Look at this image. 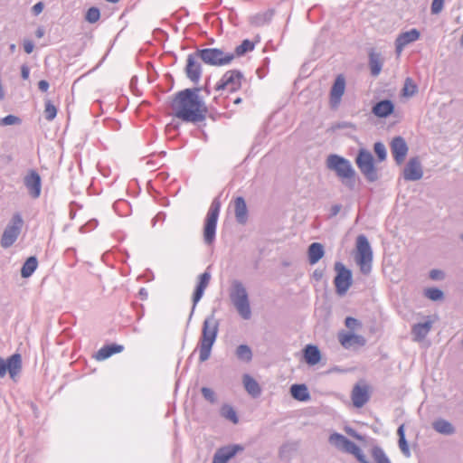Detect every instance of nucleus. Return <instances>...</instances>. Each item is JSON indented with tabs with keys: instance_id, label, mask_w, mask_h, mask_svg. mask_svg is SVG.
Returning a JSON list of instances; mask_svg holds the SVG:
<instances>
[{
	"instance_id": "obj_1",
	"label": "nucleus",
	"mask_w": 463,
	"mask_h": 463,
	"mask_svg": "<svg viewBox=\"0 0 463 463\" xmlns=\"http://www.w3.org/2000/svg\"><path fill=\"white\" fill-rule=\"evenodd\" d=\"M199 91V88L184 89L175 95L171 109L175 118L192 123L205 119L206 108Z\"/></svg>"
},
{
	"instance_id": "obj_2",
	"label": "nucleus",
	"mask_w": 463,
	"mask_h": 463,
	"mask_svg": "<svg viewBox=\"0 0 463 463\" xmlns=\"http://www.w3.org/2000/svg\"><path fill=\"white\" fill-rule=\"evenodd\" d=\"M219 321L214 315L207 317L202 327V335L199 339V361L203 363L207 361L212 353V348L216 341L219 331Z\"/></svg>"
},
{
	"instance_id": "obj_3",
	"label": "nucleus",
	"mask_w": 463,
	"mask_h": 463,
	"mask_svg": "<svg viewBox=\"0 0 463 463\" xmlns=\"http://www.w3.org/2000/svg\"><path fill=\"white\" fill-rule=\"evenodd\" d=\"M326 167L334 171L349 190L355 188V171L348 159L336 154H331L326 158Z\"/></svg>"
},
{
	"instance_id": "obj_4",
	"label": "nucleus",
	"mask_w": 463,
	"mask_h": 463,
	"mask_svg": "<svg viewBox=\"0 0 463 463\" xmlns=\"http://www.w3.org/2000/svg\"><path fill=\"white\" fill-rule=\"evenodd\" d=\"M230 299L241 318L249 320L251 317L249 295L246 288L240 280H233L230 289Z\"/></svg>"
},
{
	"instance_id": "obj_5",
	"label": "nucleus",
	"mask_w": 463,
	"mask_h": 463,
	"mask_svg": "<svg viewBox=\"0 0 463 463\" xmlns=\"http://www.w3.org/2000/svg\"><path fill=\"white\" fill-rule=\"evenodd\" d=\"M196 55L203 63L216 67L228 65L235 58V54L225 52L219 48L197 49Z\"/></svg>"
},
{
	"instance_id": "obj_6",
	"label": "nucleus",
	"mask_w": 463,
	"mask_h": 463,
	"mask_svg": "<svg viewBox=\"0 0 463 463\" xmlns=\"http://www.w3.org/2000/svg\"><path fill=\"white\" fill-rule=\"evenodd\" d=\"M220 210L221 203L218 198H215L212 202L204 220L203 241L207 245H212L215 241Z\"/></svg>"
},
{
	"instance_id": "obj_7",
	"label": "nucleus",
	"mask_w": 463,
	"mask_h": 463,
	"mask_svg": "<svg viewBox=\"0 0 463 463\" xmlns=\"http://www.w3.org/2000/svg\"><path fill=\"white\" fill-rule=\"evenodd\" d=\"M356 262L363 274H368L372 269L373 250L365 235L360 234L356 238Z\"/></svg>"
},
{
	"instance_id": "obj_8",
	"label": "nucleus",
	"mask_w": 463,
	"mask_h": 463,
	"mask_svg": "<svg viewBox=\"0 0 463 463\" xmlns=\"http://www.w3.org/2000/svg\"><path fill=\"white\" fill-rule=\"evenodd\" d=\"M355 162L359 170L368 182L373 183L378 180V172L375 168L373 156L371 152L365 149H360Z\"/></svg>"
},
{
	"instance_id": "obj_9",
	"label": "nucleus",
	"mask_w": 463,
	"mask_h": 463,
	"mask_svg": "<svg viewBox=\"0 0 463 463\" xmlns=\"http://www.w3.org/2000/svg\"><path fill=\"white\" fill-rule=\"evenodd\" d=\"M24 225V220L19 213H14L6 225L1 238V246L4 249L11 247L19 237Z\"/></svg>"
},
{
	"instance_id": "obj_10",
	"label": "nucleus",
	"mask_w": 463,
	"mask_h": 463,
	"mask_svg": "<svg viewBox=\"0 0 463 463\" xmlns=\"http://www.w3.org/2000/svg\"><path fill=\"white\" fill-rule=\"evenodd\" d=\"M335 270L336 271V276L334 283L337 294L342 296L346 293L352 285V272L340 261L335 263Z\"/></svg>"
},
{
	"instance_id": "obj_11",
	"label": "nucleus",
	"mask_w": 463,
	"mask_h": 463,
	"mask_svg": "<svg viewBox=\"0 0 463 463\" xmlns=\"http://www.w3.org/2000/svg\"><path fill=\"white\" fill-rule=\"evenodd\" d=\"M243 74L241 71L231 70L226 71L215 86L216 90H228L231 92L238 90L241 86Z\"/></svg>"
},
{
	"instance_id": "obj_12",
	"label": "nucleus",
	"mask_w": 463,
	"mask_h": 463,
	"mask_svg": "<svg viewBox=\"0 0 463 463\" xmlns=\"http://www.w3.org/2000/svg\"><path fill=\"white\" fill-rule=\"evenodd\" d=\"M22 369V358L19 354H14L6 360L0 357V378H3L6 373L12 379L20 373Z\"/></svg>"
},
{
	"instance_id": "obj_13",
	"label": "nucleus",
	"mask_w": 463,
	"mask_h": 463,
	"mask_svg": "<svg viewBox=\"0 0 463 463\" xmlns=\"http://www.w3.org/2000/svg\"><path fill=\"white\" fill-rule=\"evenodd\" d=\"M200 59L196 55V51L193 53L188 54L185 66L186 77L194 83L199 82L202 76V66L197 61Z\"/></svg>"
},
{
	"instance_id": "obj_14",
	"label": "nucleus",
	"mask_w": 463,
	"mask_h": 463,
	"mask_svg": "<svg viewBox=\"0 0 463 463\" xmlns=\"http://www.w3.org/2000/svg\"><path fill=\"white\" fill-rule=\"evenodd\" d=\"M244 449L241 445L232 444L219 448L213 458V463H227L238 452L242 451Z\"/></svg>"
},
{
	"instance_id": "obj_15",
	"label": "nucleus",
	"mask_w": 463,
	"mask_h": 463,
	"mask_svg": "<svg viewBox=\"0 0 463 463\" xmlns=\"http://www.w3.org/2000/svg\"><path fill=\"white\" fill-rule=\"evenodd\" d=\"M28 194L34 199L41 195L42 179L35 170H30L24 179Z\"/></svg>"
},
{
	"instance_id": "obj_16",
	"label": "nucleus",
	"mask_w": 463,
	"mask_h": 463,
	"mask_svg": "<svg viewBox=\"0 0 463 463\" xmlns=\"http://www.w3.org/2000/svg\"><path fill=\"white\" fill-rule=\"evenodd\" d=\"M345 90V80L343 75H338L330 90V107L337 109L341 103Z\"/></svg>"
},
{
	"instance_id": "obj_17",
	"label": "nucleus",
	"mask_w": 463,
	"mask_h": 463,
	"mask_svg": "<svg viewBox=\"0 0 463 463\" xmlns=\"http://www.w3.org/2000/svg\"><path fill=\"white\" fill-rule=\"evenodd\" d=\"M420 36V31L415 28L400 33L395 40L396 53L400 55L408 44L419 40Z\"/></svg>"
},
{
	"instance_id": "obj_18",
	"label": "nucleus",
	"mask_w": 463,
	"mask_h": 463,
	"mask_svg": "<svg viewBox=\"0 0 463 463\" xmlns=\"http://www.w3.org/2000/svg\"><path fill=\"white\" fill-rule=\"evenodd\" d=\"M423 171L418 157L409 160L403 169V177L407 181H418L422 178Z\"/></svg>"
},
{
	"instance_id": "obj_19",
	"label": "nucleus",
	"mask_w": 463,
	"mask_h": 463,
	"mask_svg": "<svg viewBox=\"0 0 463 463\" xmlns=\"http://www.w3.org/2000/svg\"><path fill=\"white\" fill-rule=\"evenodd\" d=\"M408 146L404 138L402 137H395L391 142V151L395 162L400 165L402 164L408 153Z\"/></svg>"
},
{
	"instance_id": "obj_20",
	"label": "nucleus",
	"mask_w": 463,
	"mask_h": 463,
	"mask_svg": "<svg viewBox=\"0 0 463 463\" xmlns=\"http://www.w3.org/2000/svg\"><path fill=\"white\" fill-rule=\"evenodd\" d=\"M394 111V103L391 99H383L372 107V113L379 118H385Z\"/></svg>"
},
{
	"instance_id": "obj_21",
	"label": "nucleus",
	"mask_w": 463,
	"mask_h": 463,
	"mask_svg": "<svg viewBox=\"0 0 463 463\" xmlns=\"http://www.w3.org/2000/svg\"><path fill=\"white\" fill-rule=\"evenodd\" d=\"M329 442L334 445L337 449L349 453L354 446V442L347 439L343 434L335 432L330 435Z\"/></svg>"
},
{
	"instance_id": "obj_22",
	"label": "nucleus",
	"mask_w": 463,
	"mask_h": 463,
	"mask_svg": "<svg viewBox=\"0 0 463 463\" xmlns=\"http://www.w3.org/2000/svg\"><path fill=\"white\" fill-rule=\"evenodd\" d=\"M366 386L355 385L352 391V402L354 407L361 408L369 401Z\"/></svg>"
},
{
	"instance_id": "obj_23",
	"label": "nucleus",
	"mask_w": 463,
	"mask_h": 463,
	"mask_svg": "<svg viewBox=\"0 0 463 463\" xmlns=\"http://www.w3.org/2000/svg\"><path fill=\"white\" fill-rule=\"evenodd\" d=\"M338 340L340 344L346 349L354 345H364L365 344V339L364 336L353 333H340L338 335Z\"/></svg>"
},
{
	"instance_id": "obj_24",
	"label": "nucleus",
	"mask_w": 463,
	"mask_h": 463,
	"mask_svg": "<svg viewBox=\"0 0 463 463\" xmlns=\"http://www.w3.org/2000/svg\"><path fill=\"white\" fill-rule=\"evenodd\" d=\"M234 213H235L236 221L239 223L244 224L247 222L248 209H247L246 202L243 197L238 196L234 200Z\"/></svg>"
},
{
	"instance_id": "obj_25",
	"label": "nucleus",
	"mask_w": 463,
	"mask_h": 463,
	"mask_svg": "<svg viewBox=\"0 0 463 463\" xmlns=\"http://www.w3.org/2000/svg\"><path fill=\"white\" fill-rule=\"evenodd\" d=\"M304 359L309 365H315L321 360V353L317 345H307L303 350Z\"/></svg>"
},
{
	"instance_id": "obj_26",
	"label": "nucleus",
	"mask_w": 463,
	"mask_h": 463,
	"mask_svg": "<svg viewBox=\"0 0 463 463\" xmlns=\"http://www.w3.org/2000/svg\"><path fill=\"white\" fill-rule=\"evenodd\" d=\"M432 327V321L427 320L423 323H417L413 325L411 328V333L414 336L415 341L423 340Z\"/></svg>"
},
{
	"instance_id": "obj_27",
	"label": "nucleus",
	"mask_w": 463,
	"mask_h": 463,
	"mask_svg": "<svg viewBox=\"0 0 463 463\" xmlns=\"http://www.w3.org/2000/svg\"><path fill=\"white\" fill-rule=\"evenodd\" d=\"M324 247L319 242H313L308 246V261L311 265L317 263L324 256Z\"/></svg>"
},
{
	"instance_id": "obj_28",
	"label": "nucleus",
	"mask_w": 463,
	"mask_h": 463,
	"mask_svg": "<svg viewBox=\"0 0 463 463\" xmlns=\"http://www.w3.org/2000/svg\"><path fill=\"white\" fill-rule=\"evenodd\" d=\"M432 428L435 431L443 435H452L456 431L455 427L449 420L442 418L434 420Z\"/></svg>"
},
{
	"instance_id": "obj_29",
	"label": "nucleus",
	"mask_w": 463,
	"mask_h": 463,
	"mask_svg": "<svg viewBox=\"0 0 463 463\" xmlns=\"http://www.w3.org/2000/svg\"><path fill=\"white\" fill-rule=\"evenodd\" d=\"M245 390L252 397L257 398L261 394V389L258 382L249 374H244L242 377Z\"/></svg>"
},
{
	"instance_id": "obj_30",
	"label": "nucleus",
	"mask_w": 463,
	"mask_h": 463,
	"mask_svg": "<svg viewBox=\"0 0 463 463\" xmlns=\"http://www.w3.org/2000/svg\"><path fill=\"white\" fill-rule=\"evenodd\" d=\"M123 349H124L123 345H117V344L107 345H104L103 347H101L98 351V353L96 354V358L98 360H105V359L110 357L114 354L122 352Z\"/></svg>"
},
{
	"instance_id": "obj_31",
	"label": "nucleus",
	"mask_w": 463,
	"mask_h": 463,
	"mask_svg": "<svg viewBox=\"0 0 463 463\" xmlns=\"http://www.w3.org/2000/svg\"><path fill=\"white\" fill-rule=\"evenodd\" d=\"M291 396L299 402H307L310 399L307 387L305 384H293L290 387Z\"/></svg>"
},
{
	"instance_id": "obj_32",
	"label": "nucleus",
	"mask_w": 463,
	"mask_h": 463,
	"mask_svg": "<svg viewBox=\"0 0 463 463\" xmlns=\"http://www.w3.org/2000/svg\"><path fill=\"white\" fill-rule=\"evenodd\" d=\"M273 14H274V13L272 10H268L263 13H259V14L252 15L250 18V22L254 26H257V27L263 26L271 21Z\"/></svg>"
},
{
	"instance_id": "obj_33",
	"label": "nucleus",
	"mask_w": 463,
	"mask_h": 463,
	"mask_svg": "<svg viewBox=\"0 0 463 463\" xmlns=\"http://www.w3.org/2000/svg\"><path fill=\"white\" fill-rule=\"evenodd\" d=\"M37 266L38 260L36 257H29L23 264V267L21 269V276L24 279L31 277L37 269Z\"/></svg>"
},
{
	"instance_id": "obj_34",
	"label": "nucleus",
	"mask_w": 463,
	"mask_h": 463,
	"mask_svg": "<svg viewBox=\"0 0 463 463\" xmlns=\"http://www.w3.org/2000/svg\"><path fill=\"white\" fill-rule=\"evenodd\" d=\"M235 355L238 360L243 363H250L252 360V351L248 345H240L235 350Z\"/></svg>"
},
{
	"instance_id": "obj_35",
	"label": "nucleus",
	"mask_w": 463,
	"mask_h": 463,
	"mask_svg": "<svg viewBox=\"0 0 463 463\" xmlns=\"http://www.w3.org/2000/svg\"><path fill=\"white\" fill-rule=\"evenodd\" d=\"M369 66L371 70V74L373 76H377L381 72L382 70V61L378 54L376 53H370L369 55Z\"/></svg>"
},
{
	"instance_id": "obj_36",
	"label": "nucleus",
	"mask_w": 463,
	"mask_h": 463,
	"mask_svg": "<svg viewBox=\"0 0 463 463\" xmlns=\"http://www.w3.org/2000/svg\"><path fill=\"white\" fill-rule=\"evenodd\" d=\"M220 414L222 417L231 420L234 424L238 423L239 421V418L235 410L229 404H223L222 406Z\"/></svg>"
},
{
	"instance_id": "obj_37",
	"label": "nucleus",
	"mask_w": 463,
	"mask_h": 463,
	"mask_svg": "<svg viewBox=\"0 0 463 463\" xmlns=\"http://www.w3.org/2000/svg\"><path fill=\"white\" fill-rule=\"evenodd\" d=\"M371 453L375 463H392L384 450L379 446H373Z\"/></svg>"
},
{
	"instance_id": "obj_38",
	"label": "nucleus",
	"mask_w": 463,
	"mask_h": 463,
	"mask_svg": "<svg viewBox=\"0 0 463 463\" xmlns=\"http://www.w3.org/2000/svg\"><path fill=\"white\" fill-rule=\"evenodd\" d=\"M254 47L255 45L251 41L245 39L240 45L235 48V51L232 54H235V57H241L246 52L253 51Z\"/></svg>"
},
{
	"instance_id": "obj_39",
	"label": "nucleus",
	"mask_w": 463,
	"mask_h": 463,
	"mask_svg": "<svg viewBox=\"0 0 463 463\" xmlns=\"http://www.w3.org/2000/svg\"><path fill=\"white\" fill-rule=\"evenodd\" d=\"M424 296L430 300L439 301L444 298L443 291L438 288H428L424 290Z\"/></svg>"
},
{
	"instance_id": "obj_40",
	"label": "nucleus",
	"mask_w": 463,
	"mask_h": 463,
	"mask_svg": "<svg viewBox=\"0 0 463 463\" xmlns=\"http://www.w3.org/2000/svg\"><path fill=\"white\" fill-rule=\"evenodd\" d=\"M57 115V109L56 107L52 104V102L51 100H46L45 101V108H44V118L46 120L48 121H52L55 118Z\"/></svg>"
},
{
	"instance_id": "obj_41",
	"label": "nucleus",
	"mask_w": 463,
	"mask_h": 463,
	"mask_svg": "<svg viewBox=\"0 0 463 463\" xmlns=\"http://www.w3.org/2000/svg\"><path fill=\"white\" fill-rule=\"evenodd\" d=\"M204 290H205L204 288L196 286V288L194 289V292L193 294V307H192V310H191L190 315H189V321L191 320V318H192V317L194 315V309H195V307H196L197 303L203 298Z\"/></svg>"
},
{
	"instance_id": "obj_42",
	"label": "nucleus",
	"mask_w": 463,
	"mask_h": 463,
	"mask_svg": "<svg viewBox=\"0 0 463 463\" xmlns=\"http://www.w3.org/2000/svg\"><path fill=\"white\" fill-rule=\"evenodd\" d=\"M99 17H100L99 9L98 7H94V6L89 8L86 13V15H85L86 21H88L90 24H94V23L98 22Z\"/></svg>"
},
{
	"instance_id": "obj_43",
	"label": "nucleus",
	"mask_w": 463,
	"mask_h": 463,
	"mask_svg": "<svg viewBox=\"0 0 463 463\" xmlns=\"http://www.w3.org/2000/svg\"><path fill=\"white\" fill-rule=\"evenodd\" d=\"M22 123V119L15 115H7L0 119V126H12V125H20Z\"/></svg>"
},
{
	"instance_id": "obj_44",
	"label": "nucleus",
	"mask_w": 463,
	"mask_h": 463,
	"mask_svg": "<svg viewBox=\"0 0 463 463\" xmlns=\"http://www.w3.org/2000/svg\"><path fill=\"white\" fill-rule=\"evenodd\" d=\"M373 149H374V153L377 156L379 161L382 162V161L385 160V158L387 156V152H386L385 146L382 142H376L374 144Z\"/></svg>"
},
{
	"instance_id": "obj_45",
	"label": "nucleus",
	"mask_w": 463,
	"mask_h": 463,
	"mask_svg": "<svg viewBox=\"0 0 463 463\" xmlns=\"http://www.w3.org/2000/svg\"><path fill=\"white\" fill-rule=\"evenodd\" d=\"M201 393H202L203 397L206 401H208L209 402L213 404V403H215L217 402L216 394L213 392V390H212L211 388H209V387H203L201 389Z\"/></svg>"
},
{
	"instance_id": "obj_46",
	"label": "nucleus",
	"mask_w": 463,
	"mask_h": 463,
	"mask_svg": "<svg viewBox=\"0 0 463 463\" xmlns=\"http://www.w3.org/2000/svg\"><path fill=\"white\" fill-rule=\"evenodd\" d=\"M349 454L354 455L356 458V459L361 463H372L369 460H367L362 449L356 444H354V446L352 448Z\"/></svg>"
},
{
	"instance_id": "obj_47",
	"label": "nucleus",
	"mask_w": 463,
	"mask_h": 463,
	"mask_svg": "<svg viewBox=\"0 0 463 463\" xmlns=\"http://www.w3.org/2000/svg\"><path fill=\"white\" fill-rule=\"evenodd\" d=\"M211 279V274L208 271H204L199 276V281L196 286L203 288H206Z\"/></svg>"
},
{
	"instance_id": "obj_48",
	"label": "nucleus",
	"mask_w": 463,
	"mask_h": 463,
	"mask_svg": "<svg viewBox=\"0 0 463 463\" xmlns=\"http://www.w3.org/2000/svg\"><path fill=\"white\" fill-rule=\"evenodd\" d=\"M445 0H432L430 11L432 14H439L444 7Z\"/></svg>"
},
{
	"instance_id": "obj_49",
	"label": "nucleus",
	"mask_w": 463,
	"mask_h": 463,
	"mask_svg": "<svg viewBox=\"0 0 463 463\" xmlns=\"http://www.w3.org/2000/svg\"><path fill=\"white\" fill-rule=\"evenodd\" d=\"M409 82H411V80L407 79L403 89L404 95L412 96L417 91V86L411 83L409 87Z\"/></svg>"
},
{
	"instance_id": "obj_50",
	"label": "nucleus",
	"mask_w": 463,
	"mask_h": 463,
	"mask_svg": "<svg viewBox=\"0 0 463 463\" xmlns=\"http://www.w3.org/2000/svg\"><path fill=\"white\" fill-rule=\"evenodd\" d=\"M345 326L349 329H355L356 326H360V322L352 317H348L345 318Z\"/></svg>"
},
{
	"instance_id": "obj_51",
	"label": "nucleus",
	"mask_w": 463,
	"mask_h": 463,
	"mask_svg": "<svg viewBox=\"0 0 463 463\" xmlns=\"http://www.w3.org/2000/svg\"><path fill=\"white\" fill-rule=\"evenodd\" d=\"M399 447L405 457L409 458L411 456L409 445L407 443L406 439L399 440Z\"/></svg>"
},
{
	"instance_id": "obj_52",
	"label": "nucleus",
	"mask_w": 463,
	"mask_h": 463,
	"mask_svg": "<svg viewBox=\"0 0 463 463\" xmlns=\"http://www.w3.org/2000/svg\"><path fill=\"white\" fill-rule=\"evenodd\" d=\"M430 278L433 280H441L444 279V273L439 269H431L430 271Z\"/></svg>"
},
{
	"instance_id": "obj_53",
	"label": "nucleus",
	"mask_w": 463,
	"mask_h": 463,
	"mask_svg": "<svg viewBox=\"0 0 463 463\" xmlns=\"http://www.w3.org/2000/svg\"><path fill=\"white\" fill-rule=\"evenodd\" d=\"M43 8H44L43 3L38 2L32 7V13L33 14V15L37 16L43 12Z\"/></svg>"
},
{
	"instance_id": "obj_54",
	"label": "nucleus",
	"mask_w": 463,
	"mask_h": 463,
	"mask_svg": "<svg viewBox=\"0 0 463 463\" xmlns=\"http://www.w3.org/2000/svg\"><path fill=\"white\" fill-rule=\"evenodd\" d=\"M33 48H34V44H33V43L32 41L24 40V52L26 53L29 54V53L33 52Z\"/></svg>"
},
{
	"instance_id": "obj_55",
	"label": "nucleus",
	"mask_w": 463,
	"mask_h": 463,
	"mask_svg": "<svg viewBox=\"0 0 463 463\" xmlns=\"http://www.w3.org/2000/svg\"><path fill=\"white\" fill-rule=\"evenodd\" d=\"M49 82L45 80H42L38 82V88L43 92H46L49 89Z\"/></svg>"
},
{
	"instance_id": "obj_56",
	"label": "nucleus",
	"mask_w": 463,
	"mask_h": 463,
	"mask_svg": "<svg viewBox=\"0 0 463 463\" xmlns=\"http://www.w3.org/2000/svg\"><path fill=\"white\" fill-rule=\"evenodd\" d=\"M30 75V69L27 65H23L21 67V76L24 80H27Z\"/></svg>"
},
{
	"instance_id": "obj_57",
	"label": "nucleus",
	"mask_w": 463,
	"mask_h": 463,
	"mask_svg": "<svg viewBox=\"0 0 463 463\" xmlns=\"http://www.w3.org/2000/svg\"><path fill=\"white\" fill-rule=\"evenodd\" d=\"M323 270L322 269H315L314 272H313V278L317 280V281H319L322 279L323 278Z\"/></svg>"
},
{
	"instance_id": "obj_58",
	"label": "nucleus",
	"mask_w": 463,
	"mask_h": 463,
	"mask_svg": "<svg viewBox=\"0 0 463 463\" xmlns=\"http://www.w3.org/2000/svg\"><path fill=\"white\" fill-rule=\"evenodd\" d=\"M120 206H128L127 202L124 200H120V201L114 203L113 208H114L115 212H118V208Z\"/></svg>"
},
{
	"instance_id": "obj_59",
	"label": "nucleus",
	"mask_w": 463,
	"mask_h": 463,
	"mask_svg": "<svg viewBox=\"0 0 463 463\" xmlns=\"http://www.w3.org/2000/svg\"><path fill=\"white\" fill-rule=\"evenodd\" d=\"M397 434L399 436V440H402V439H405V431H404V426L401 425L397 430Z\"/></svg>"
},
{
	"instance_id": "obj_60",
	"label": "nucleus",
	"mask_w": 463,
	"mask_h": 463,
	"mask_svg": "<svg viewBox=\"0 0 463 463\" xmlns=\"http://www.w3.org/2000/svg\"><path fill=\"white\" fill-rule=\"evenodd\" d=\"M44 33H45V32H44V29L43 26L38 27L37 30L35 31V36L37 38L43 37Z\"/></svg>"
},
{
	"instance_id": "obj_61",
	"label": "nucleus",
	"mask_w": 463,
	"mask_h": 463,
	"mask_svg": "<svg viewBox=\"0 0 463 463\" xmlns=\"http://www.w3.org/2000/svg\"><path fill=\"white\" fill-rule=\"evenodd\" d=\"M138 293H139V295H140L142 299H146L147 298L148 294H147V291L146 290V288H141L139 289Z\"/></svg>"
},
{
	"instance_id": "obj_62",
	"label": "nucleus",
	"mask_w": 463,
	"mask_h": 463,
	"mask_svg": "<svg viewBox=\"0 0 463 463\" xmlns=\"http://www.w3.org/2000/svg\"><path fill=\"white\" fill-rule=\"evenodd\" d=\"M340 211V205L335 204L332 207V214L336 215Z\"/></svg>"
},
{
	"instance_id": "obj_63",
	"label": "nucleus",
	"mask_w": 463,
	"mask_h": 463,
	"mask_svg": "<svg viewBox=\"0 0 463 463\" xmlns=\"http://www.w3.org/2000/svg\"><path fill=\"white\" fill-rule=\"evenodd\" d=\"M15 48H16L15 44L12 43V44L10 45V51H11V52H14Z\"/></svg>"
},
{
	"instance_id": "obj_64",
	"label": "nucleus",
	"mask_w": 463,
	"mask_h": 463,
	"mask_svg": "<svg viewBox=\"0 0 463 463\" xmlns=\"http://www.w3.org/2000/svg\"><path fill=\"white\" fill-rule=\"evenodd\" d=\"M241 98H236V99H234V103H235V104H239V103H241Z\"/></svg>"
}]
</instances>
